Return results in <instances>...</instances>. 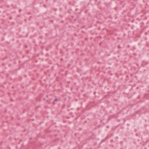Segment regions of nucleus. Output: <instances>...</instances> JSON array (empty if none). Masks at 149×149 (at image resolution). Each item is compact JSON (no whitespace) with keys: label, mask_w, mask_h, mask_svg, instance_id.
I'll list each match as a JSON object with an SVG mask.
<instances>
[{"label":"nucleus","mask_w":149,"mask_h":149,"mask_svg":"<svg viewBox=\"0 0 149 149\" xmlns=\"http://www.w3.org/2000/svg\"><path fill=\"white\" fill-rule=\"evenodd\" d=\"M106 140L104 139H102L101 140V143H100V144H101L102 143L104 142Z\"/></svg>","instance_id":"1"},{"label":"nucleus","mask_w":149,"mask_h":149,"mask_svg":"<svg viewBox=\"0 0 149 149\" xmlns=\"http://www.w3.org/2000/svg\"><path fill=\"white\" fill-rule=\"evenodd\" d=\"M109 138V136H107L105 138H104V139L106 140H107V139H108Z\"/></svg>","instance_id":"2"},{"label":"nucleus","mask_w":149,"mask_h":149,"mask_svg":"<svg viewBox=\"0 0 149 149\" xmlns=\"http://www.w3.org/2000/svg\"><path fill=\"white\" fill-rule=\"evenodd\" d=\"M58 99L57 98H55L54 100V101H58Z\"/></svg>","instance_id":"3"},{"label":"nucleus","mask_w":149,"mask_h":149,"mask_svg":"<svg viewBox=\"0 0 149 149\" xmlns=\"http://www.w3.org/2000/svg\"><path fill=\"white\" fill-rule=\"evenodd\" d=\"M56 104L55 102V101H54V102H53V104L54 105Z\"/></svg>","instance_id":"4"},{"label":"nucleus","mask_w":149,"mask_h":149,"mask_svg":"<svg viewBox=\"0 0 149 149\" xmlns=\"http://www.w3.org/2000/svg\"><path fill=\"white\" fill-rule=\"evenodd\" d=\"M110 141H111V142H113V139H111V140Z\"/></svg>","instance_id":"5"},{"label":"nucleus","mask_w":149,"mask_h":149,"mask_svg":"<svg viewBox=\"0 0 149 149\" xmlns=\"http://www.w3.org/2000/svg\"><path fill=\"white\" fill-rule=\"evenodd\" d=\"M21 10H21V9H19V12H21Z\"/></svg>","instance_id":"6"},{"label":"nucleus","mask_w":149,"mask_h":149,"mask_svg":"<svg viewBox=\"0 0 149 149\" xmlns=\"http://www.w3.org/2000/svg\"><path fill=\"white\" fill-rule=\"evenodd\" d=\"M96 93V91H94V94H95V93Z\"/></svg>","instance_id":"7"},{"label":"nucleus","mask_w":149,"mask_h":149,"mask_svg":"<svg viewBox=\"0 0 149 149\" xmlns=\"http://www.w3.org/2000/svg\"><path fill=\"white\" fill-rule=\"evenodd\" d=\"M98 29H99V30H100V27H99Z\"/></svg>","instance_id":"8"},{"label":"nucleus","mask_w":149,"mask_h":149,"mask_svg":"<svg viewBox=\"0 0 149 149\" xmlns=\"http://www.w3.org/2000/svg\"><path fill=\"white\" fill-rule=\"evenodd\" d=\"M12 17H10V19H12Z\"/></svg>","instance_id":"9"},{"label":"nucleus","mask_w":149,"mask_h":149,"mask_svg":"<svg viewBox=\"0 0 149 149\" xmlns=\"http://www.w3.org/2000/svg\"><path fill=\"white\" fill-rule=\"evenodd\" d=\"M19 16H20V15H17V17H19Z\"/></svg>","instance_id":"10"},{"label":"nucleus","mask_w":149,"mask_h":149,"mask_svg":"<svg viewBox=\"0 0 149 149\" xmlns=\"http://www.w3.org/2000/svg\"><path fill=\"white\" fill-rule=\"evenodd\" d=\"M56 10H56V9H54V10H55V11H56Z\"/></svg>","instance_id":"11"},{"label":"nucleus","mask_w":149,"mask_h":149,"mask_svg":"<svg viewBox=\"0 0 149 149\" xmlns=\"http://www.w3.org/2000/svg\"><path fill=\"white\" fill-rule=\"evenodd\" d=\"M97 22V23H100V22Z\"/></svg>","instance_id":"12"},{"label":"nucleus","mask_w":149,"mask_h":149,"mask_svg":"<svg viewBox=\"0 0 149 149\" xmlns=\"http://www.w3.org/2000/svg\"><path fill=\"white\" fill-rule=\"evenodd\" d=\"M44 6H45V5H44Z\"/></svg>","instance_id":"13"}]
</instances>
